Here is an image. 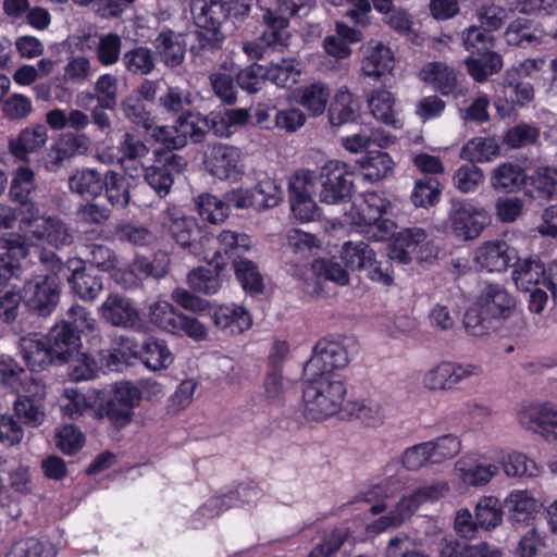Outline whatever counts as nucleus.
I'll use <instances>...</instances> for the list:
<instances>
[{"label": "nucleus", "mask_w": 557, "mask_h": 557, "mask_svg": "<svg viewBox=\"0 0 557 557\" xmlns=\"http://www.w3.org/2000/svg\"><path fill=\"white\" fill-rule=\"evenodd\" d=\"M185 165L182 157L170 153L165 157L164 164L146 169L145 181L159 196H166L173 184L172 172H181Z\"/></svg>", "instance_id": "nucleus-31"}, {"label": "nucleus", "mask_w": 557, "mask_h": 557, "mask_svg": "<svg viewBox=\"0 0 557 557\" xmlns=\"http://www.w3.org/2000/svg\"><path fill=\"white\" fill-rule=\"evenodd\" d=\"M101 318L113 326L136 329L140 323V314L129 298L110 293L99 307Z\"/></svg>", "instance_id": "nucleus-19"}, {"label": "nucleus", "mask_w": 557, "mask_h": 557, "mask_svg": "<svg viewBox=\"0 0 557 557\" xmlns=\"http://www.w3.org/2000/svg\"><path fill=\"white\" fill-rule=\"evenodd\" d=\"M496 459L499 469L508 478H533L540 474L536 463L522 453L502 450Z\"/></svg>", "instance_id": "nucleus-36"}, {"label": "nucleus", "mask_w": 557, "mask_h": 557, "mask_svg": "<svg viewBox=\"0 0 557 557\" xmlns=\"http://www.w3.org/2000/svg\"><path fill=\"white\" fill-rule=\"evenodd\" d=\"M20 231L32 238L44 240L55 248L70 246L74 236L67 225L55 215H44L35 203L21 208Z\"/></svg>", "instance_id": "nucleus-4"}, {"label": "nucleus", "mask_w": 557, "mask_h": 557, "mask_svg": "<svg viewBox=\"0 0 557 557\" xmlns=\"http://www.w3.org/2000/svg\"><path fill=\"white\" fill-rule=\"evenodd\" d=\"M420 78L431 84L442 95H453L457 87V77L449 66L442 62L425 64L419 73Z\"/></svg>", "instance_id": "nucleus-37"}, {"label": "nucleus", "mask_w": 557, "mask_h": 557, "mask_svg": "<svg viewBox=\"0 0 557 557\" xmlns=\"http://www.w3.org/2000/svg\"><path fill=\"white\" fill-rule=\"evenodd\" d=\"M392 208L391 202L377 193H366L359 195L349 205V210L345 209L344 222L362 230L370 223H374Z\"/></svg>", "instance_id": "nucleus-15"}, {"label": "nucleus", "mask_w": 557, "mask_h": 557, "mask_svg": "<svg viewBox=\"0 0 557 557\" xmlns=\"http://www.w3.org/2000/svg\"><path fill=\"white\" fill-rule=\"evenodd\" d=\"M103 180L99 172L92 169L76 170L67 180L69 189L82 198L95 199L103 189Z\"/></svg>", "instance_id": "nucleus-38"}, {"label": "nucleus", "mask_w": 557, "mask_h": 557, "mask_svg": "<svg viewBox=\"0 0 557 557\" xmlns=\"http://www.w3.org/2000/svg\"><path fill=\"white\" fill-rule=\"evenodd\" d=\"M141 359L148 369L160 371L173 363L174 356L163 341L150 338L143 346Z\"/></svg>", "instance_id": "nucleus-49"}, {"label": "nucleus", "mask_w": 557, "mask_h": 557, "mask_svg": "<svg viewBox=\"0 0 557 557\" xmlns=\"http://www.w3.org/2000/svg\"><path fill=\"white\" fill-rule=\"evenodd\" d=\"M481 374L482 368L479 364L443 361L423 373L422 385L431 392H446L454 389L461 382Z\"/></svg>", "instance_id": "nucleus-10"}, {"label": "nucleus", "mask_w": 557, "mask_h": 557, "mask_svg": "<svg viewBox=\"0 0 557 557\" xmlns=\"http://www.w3.org/2000/svg\"><path fill=\"white\" fill-rule=\"evenodd\" d=\"M349 413L369 428H379L386 420V409L376 399H358L348 404Z\"/></svg>", "instance_id": "nucleus-43"}, {"label": "nucleus", "mask_w": 557, "mask_h": 557, "mask_svg": "<svg viewBox=\"0 0 557 557\" xmlns=\"http://www.w3.org/2000/svg\"><path fill=\"white\" fill-rule=\"evenodd\" d=\"M361 72L364 76L380 81L392 73L395 64L391 48L377 40H370L361 47Z\"/></svg>", "instance_id": "nucleus-20"}, {"label": "nucleus", "mask_w": 557, "mask_h": 557, "mask_svg": "<svg viewBox=\"0 0 557 557\" xmlns=\"http://www.w3.org/2000/svg\"><path fill=\"white\" fill-rule=\"evenodd\" d=\"M528 176L523 169L510 162L496 166L491 173V186L496 190L515 191L527 185Z\"/></svg>", "instance_id": "nucleus-42"}, {"label": "nucleus", "mask_w": 557, "mask_h": 557, "mask_svg": "<svg viewBox=\"0 0 557 557\" xmlns=\"http://www.w3.org/2000/svg\"><path fill=\"white\" fill-rule=\"evenodd\" d=\"M359 165L366 181L379 182L392 174L395 163L388 153L371 151L359 160Z\"/></svg>", "instance_id": "nucleus-44"}, {"label": "nucleus", "mask_w": 557, "mask_h": 557, "mask_svg": "<svg viewBox=\"0 0 557 557\" xmlns=\"http://www.w3.org/2000/svg\"><path fill=\"white\" fill-rule=\"evenodd\" d=\"M5 557H55V552L35 537H26L14 542Z\"/></svg>", "instance_id": "nucleus-64"}, {"label": "nucleus", "mask_w": 557, "mask_h": 557, "mask_svg": "<svg viewBox=\"0 0 557 557\" xmlns=\"http://www.w3.org/2000/svg\"><path fill=\"white\" fill-rule=\"evenodd\" d=\"M90 140L85 134H63L47 150L44 166L48 172L59 171L66 161L87 152Z\"/></svg>", "instance_id": "nucleus-18"}, {"label": "nucleus", "mask_w": 557, "mask_h": 557, "mask_svg": "<svg viewBox=\"0 0 557 557\" xmlns=\"http://www.w3.org/2000/svg\"><path fill=\"white\" fill-rule=\"evenodd\" d=\"M498 154V145L493 138L475 137L461 149V158L472 163L491 161Z\"/></svg>", "instance_id": "nucleus-59"}, {"label": "nucleus", "mask_w": 557, "mask_h": 557, "mask_svg": "<svg viewBox=\"0 0 557 557\" xmlns=\"http://www.w3.org/2000/svg\"><path fill=\"white\" fill-rule=\"evenodd\" d=\"M252 191L256 195L259 211L276 207L283 199L281 185L269 176L258 180Z\"/></svg>", "instance_id": "nucleus-60"}, {"label": "nucleus", "mask_w": 557, "mask_h": 557, "mask_svg": "<svg viewBox=\"0 0 557 557\" xmlns=\"http://www.w3.org/2000/svg\"><path fill=\"white\" fill-rule=\"evenodd\" d=\"M389 143L391 137L379 128L362 129L359 133L341 138L342 147L350 153H360L372 145L386 147Z\"/></svg>", "instance_id": "nucleus-46"}, {"label": "nucleus", "mask_w": 557, "mask_h": 557, "mask_svg": "<svg viewBox=\"0 0 557 557\" xmlns=\"http://www.w3.org/2000/svg\"><path fill=\"white\" fill-rule=\"evenodd\" d=\"M516 259V250L504 240L486 242L475 253L478 264L488 272L505 271Z\"/></svg>", "instance_id": "nucleus-26"}, {"label": "nucleus", "mask_w": 557, "mask_h": 557, "mask_svg": "<svg viewBox=\"0 0 557 557\" xmlns=\"http://www.w3.org/2000/svg\"><path fill=\"white\" fill-rule=\"evenodd\" d=\"M544 263L539 259L518 260L513 272L512 280L517 288L529 292L537 285H543Z\"/></svg>", "instance_id": "nucleus-41"}, {"label": "nucleus", "mask_w": 557, "mask_h": 557, "mask_svg": "<svg viewBox=\"0 0 557 557\" xmlns=\"http://www.w3.org/2000/svg\"><path fill=\"white\" fill-rule=\"evenodd\" d=\"M212 321L219 330L230 335L240 334L252 324L249 312L236 304L218 306L212 312Z\"/></svg>", "instance_id": "nucleus-30"}, {"label": "nucleus", "mask_w": 557, "mask_h": 557, "mask_svg": "<svg viewBox=\"0 0 557 557\" xmlns=\"http://www.w3.org/2000/svg\"><path fill=\"white\" fill-rule=\"evenodd\" d=\"M267 78L281 88H290L299 81L301 69L295 59H281L265 67Z\"/></svg>", "instance_id": "nucleus-47"}, {"label": "nucleus", "mask_w": 557, "mask_h": 557, "mask_svg": "<svg viewBox=\"0 0 557 557\" xmlns=\"http://www.w3.org/2000/svg\"><path fill=\"white\" fill-rule=\"evenodd\" d=\"M286 239L288 248L299 260H307L321 249L319 238L298 228L288 231Z\"/></svg>", "instance_id": "nucleus-54"}, {"label": "nucleus", "mask_w": 557, "mask_h": 557, "mask_svg": "<svg viewBox=\"0 0 557 557\" xmlns=\"http://www.w3.org/2000/svg\"><path fill=\"white\" fill-rule=\"evenodd\" d=\"M504 506L511 523H524L533 518L539 502L529 490H512L504 499Z\"/></svg>", "instance_id": "nucleus-32"}, {"label": "nucleus", "mask_w": 557, "mask_h": 557, "mask_svg": "<svg viewBox=\"0 0 557 557\" xmlns=\"http://www.w3.org/2000/svg\"><path fill=\"white\" fill-rule=\"evenodd\" d=\"M195 18L203 29L199 32L201 47L209 49L219 47L224 40V35L220 32V28L228 20L224 0H209Z\"/></svg>", "instance_id": "nucleus-17"}, {"label": "nucleus", "mask_w": 557, "mask_h": 557, "mask_svg": "<svg viewBox=\"0 0 557 557\" xmlns=\"http://www.w3.org/2000/svg\"><path fill=\"white\" fill-rule=\"evenodd\" d=\"M59 272L69 271L67 281L75 295L85 301L95 300L103 289L102 280L86 271L82 259H70L65 267L58 264Z\"/></svg>", "instance_id": "nucleus-23"}, {"label": "nucleus", "mask_w": 557, "mask_h": 557, "mask_svg": "<svg viewBox=\"0 0 557 557\" xmlns=\"http://www.w3.org/2000/svg\"><path fill=\"white\" fill-rule=\"evenodd\" d=\"M103 392L91 389L82 393L76 388L66 387L59 398L62 413L70 419H78L89 414L95 419H103Z\"/></svg>", "instance_id": "nucleus-14"}, {"label": "nucleus", "mask_w": 557, "mask_h": 557, "mask_svg": "<svg viewBox=\"0 0 557 557\" xmlns=\"http://www.w3.org/2000/svg\"><path fill=\"white\" fill-rule=\"evenodd\" d=\"M13 403V416L24 425L39 426L45 420L44 399L46 385L38 377H29L23 383Z\"/></svg>", "instance_id": "nucleus-9"}, {"label": "nucleus", "mask_w": 557, "mask_h": 557, "mask_svg": "<svg viewBox=\"0 0 557 557\" xmlns=\"http://www.w3.org/2000/svg\"><path fill=\"white\" fill-rule=\"evenodd\" d=\"M302 412L308 420L322 421L338 413L347 394L343 374L305 373Z\"/></svg>", "instance_id": "nucleus-2"}, {"label": "nucleus", "mask_w": 557, "mask_h": 557, "mask_svg": "<svg viewBox=\"0 0 557 557\" xmlns=\"http://www.w3.org/2000/svg\"><path fill=\"white\" fill-rule=\"evenodd\" d=\"M516 299L499 284L485 285L472 306L466 311L463 324L472 336H484L497 330L511 317Z\"/></svg>", "instance_id": "nucleus-1"}, {"label": "nucleus", "mask_w": 557, "mask_h": 557, "mask_svg": "<svg viewBox=\"0 0 557 557\" xmlns=\"http://www.w3.org/2000/svg\"><path fill=\"white\" fill-rule=\"evenodd\" d=\"M139 401L140 393L137 387L131 383H119L110 397H103V418L117 429L125 428L132 422L134 409Z\"/></svg>", "instance_id": "nucleus-12"}, {"label": "nucleus", "mask_w": 557, "mask_h": 557, "mask_svg": "<svg viewBox=\"0 0 557 557\" xmlns=\"http://www.w3.org/2000/svg\"><path fill=\"white\" fill-rule=\"evenodd\" d=\"M320 200L329 205L341 203L349 198L352 191L351 171L348 164L332 160L321 170Z\"/></svg>", "instance_id": "nucleus-11"}, {"label": "nucleus", "mask_w": 557, "mask_h": 557, "mask_svg": "<svg viewBox=\"0 0 557 557\" xmlns=\"http://www.w3.org/2000/svg\"><path fill=\"white\" fill-rule=\"evenodd\" d=\"M94 91L88 95L90 100L96 99L100 108L113 110L117 102V77L112 74L100 75L95 82Z\"/></svg>", "instance_id": "nucleus-56"}, {"label": "nucleus", "mask_w": 557, "mask_h": 557, "mask_svg": "<svg viewBox=\"0 0 557 557\" xmlns=\"http://www.w3.org/2000/svg\"><path fill=\"white\" fill-rule=\"evenodd\" d=\"M215 242L218 247L212 256L210 257L209 252L206 255V258H210L211 261L226 258L234 264L236 260L244 259V256L252 248L251 238L247 234L232 230L221 231Z\"/></svg>", "instance_id": "nucleus-25"}, {"label": "nucleus", "mask_w": 557, "mask_h": 557, "mask_svg": "<svg viewBox=\"0 0 557 557\" xmlns=\"http://www.w3.org/2000/svg\"><path fill=\"white\" fill-rule=\"evenodd\" d=\"M233 269L246 292L257 294L263 290V277L255 262L247 258L239 259L234 262Z\"/></svg>", "instance_id": "nucleus-58"}, {"label": "nucleus", "mask_w": 557, "mask_h": 557, "mask_svg": "<svg viewBox=\"0 0 557 557\" xmlns=\"http://www.w3.org/2000/svg\"><path fill=\"white\" fill-rule=\"evenodd\" d=\"M245 161V154L239 148L225 144L208 146L203 153L205 170L222 182H240L247 171Z\"/></svg>", "instance_id": "nucleus-6"}, {"label": "nucleus", "mask_w": 557, "mask_h": 557, "mask_svg": "<svg viewBox=\"0 0 557 557\" xmlns=\"http://www.w3.org/2000/svg\"><path fill=\"white\" fill-rule=\"evenodd\" d=\"M60 295V280L57 273L37 276L24 286L26 305L39 314H48L55 307Z\"/></svg>", "instance_id": "nucleus-16"}, {"label": "nucleus", "mask_w": 557, "mask_h": 557, "mask_svg": "<svg viewBox=\"0 0 557 557\" xmlns=\"http://www.w3.org/2000/svg\"><path fill=\"white\" fill-rule=\"evenodd\" d=\"M499 473L496 463H484L480 459L465 456L454 465V476L465 486L480 487L487 485Z\"/></svg>", "instance_id": "nucleus-22"}, {"label": "nucleus", "mask_w": 557, "mask_h": 557, "mask_svg": "<svg viewBox=\"0 0 557 557\" xmlns=\"http://www.w3.org/2000/svg\"><path fill=\"white\" fill-rule=\"evenodd\" d=\"M448 492L449 483L446 480L421 485L404 495L387 515L370 523L367 530L369 533L379 534L389 529H396L412 517L422 504L437 502Z\"/></svg>", "instance_id": "nucleus-3"}, {"label": "nucleus", "mask_w": 557, "mask_h": 557, "mask_svg": "<svg viewBox=\"0 0 557 557\" xmlns=\"http://www.w3.org/2000/svg\"><path fill=\"white\" fill-rule=\"evenodd\" d=\"M48 138V131L44 125H32L23 128L9 140V150L16 159L28 161L32 153H36L45 147Z\"/></svg>", "instance_id": "nucleus-27"}, {"label": "nucleus", "mask_w": 557, "mask_h": 557, "mask_svg": "<svg viewBox=\"0 0 557 557\" xmlns=\"http://www.w3.org/2000/svg\"><path fill=\"white\" fill-rule=\"evenodd\" d=\"M54 362H67L79 347L81 338L69 322L57 324L46 338Z\"/></svg>", "instance_id": "nucleus-29"}, {"label": "nucleus", "mask_w": 557, "mask_h": 557, "mask_svg": "<svg viewBox=\"0 0 557 557\" xmlns=\"http://www.w3.org/2000/svg\"><path fill=\"white\" fill-rule=\"evenodd\" d=\"M214 262V268L200 267L188 273L187 283L194 290L207 295H213L220 290L222 286L220 271L223 268V262Z\"/></svg>", "instance_id": "nucleus-45"}, {"label": "nucleus", "mask_w": 557, "mask_h": 557, "mask_svg": "<svg viewBox=\"0 0 557 557\" xmlns=\"http://www.w3.org/2000/svg\"><path fill=\"white\" fill-rule=\"evenodd\" d=\"M518 421L548 442L557 440V410L548 405H530L521 408L518 411Z\"/></svg>", "instance_id": "nucleus-21"}, {"label": "nucleus", "mask_w": 557, "mask_h": 557, "mask_svg": "<svg viewBox=\"0 0 557 557\" xmlns=\"http://www.w3.org/2000/svg\"><path fill=\"white\" fill-rule=\"evenodd\" d=\"M436 248L421 227H409L400 231L389 248V259L401 264L412 261H428L435 257Z\"/></svg>", "instance_id": "nucleus-8"}, {"label": "nucleus", "mask_w": 557, "mask_h": 557, "mask_svg": "<svg viewBox=\"0 0 557 557\" xmlns=\"http://www.w3.org/2000/svg\"><path fill=\"white\" fill-rule=\"evenodd\" d=\"M177 146L184 147L188 139L200 141L209 128V120L200 114L186 112L182 114L175 124Z\"/></svg>", "instance_id": "nucleus-40"}, {"label": "nucleus", "mask_w": 557, "mask_h": 557, "mask_svg": "<svg viewBox=\"0 0 557 557\" xmlns=\"http://www.w3.org/2000/svg\"><path fill=\"white\" fill-rule=\"evenodd\" d=\"M525 194L534 199L550 200L557 197V169L542 166L528 176Z\"/></svg>", "instance_id": "nucleus-34"}, {"label": "nucleus", "mask_w": 557, "mask_h": 557, "mask_svg": "<svg viewBox=\"0 0 557 557\" xmlns=\"http://www.w3.org/2000/svg\"><path fill=\"white\" fill-rule=\"evenodd\" d=\"M180 313L181 311L164 299H156L147 307L148 321L159 330L170 334L174 330Z\"/></svg>", "instance_id": "nucleus-50"}, {"label": "nucleus", "mask_w": 557, "mask_h": 557, "mask_svg": "<svg viewBox=\"0 0 557 557\" xmlns=\"http://www.w3.org/2000/svg\"><path fill=\"white\" fill-rule=\"evenodd\" d=\"M163 62L168 66H176L185 57V45L181 35L171 30L162 32L154 41Z\"/></svg>", "instance_id": "nucleus-48"}, {"label": "nucleus", "mask_w": 557, "mask_h": 557, "mask_svg": "<svg viewBox=\"0 0 557 557\" xmlns=\"http://www.w3.org/2000/svg\"><path fill=\"white\" fill-rule=\"evenodd\" d=\"M138 351L136 346L128 338H120L116 347L103 350L101 352V361L112 371H120L123 366L129 364L133 359L137 358Z\"/></svg>", "instance_id": "nucleus-55"}, {"label": "nucleus", "mask_w": 557, "mask_h": 557, "mask_svg": "<svg viewBox=\"0 0 557 557\" xmlns=\"http://www.w3.org/2000/svg\"><path fill=\"white\" fill-rule=\"evenodd\" d=\"M200 216L212 224L224 222L228 214V205L212 194H201L196 199Z\"/></svg>", "instance_id": "nucleus-57"}, {"label": "nucleus", "mask_w": 557, "mask_h": 557, "mask_svg": "<svg viewBox=\"0 0 557 557\" xmlns=\"http://www.w3.org/2000/svg\"><path fill=\"white\" fill-rule=\"evenodd\" d=\"M367 101L370 113L376 121L394 128L403 126L399 108L391 91L383 88L373 89Z\"/></svg>", "instance_id": "nucleus-28"}, {"label": "nucleus", "mask_w": 557, "mask_h": 557, "mask_svg": "<svg viewBox=\"0 0 557 557\" xmlns=\"http://www.w3.org/2000/svg\"><path fill=\"white\" fill-rule=\"evenodd\" d=\"M349 363V354L344 343L339 341H319L310 360L305 366V373L320 375L342 374L341 370Z\"/></svg>", "instance_id": "nucleus-13"}, {"label": "nucleus", "mask_w": 557, "mask_h": 557, "mask_svg": "<svg viewBox=\"0 0 557 557\" xmlns=\"http://www.w3.org/2000/svg\"><path fill=\"white\" fill-rule=\"evenodd\" d=\"M505 38L509 45L522 48L535 47L542 42V35L536 33L527 18L512 21L505 33Z\"/></svg>", "instance_id": "nucleus-51"}, {"label": "nucleus", "mask_w": 557, "mask_h": 557, "mask_svg": "<svg viewBox=\"0 0 557 557\" xmlns=\"http://www.w3.org/2000/svg\"><path fill=\"white\" fill-rule=\"evenodd\" d=\"M103 187L108 201L117 209H123L129 201L128 183L115 172L104 175Z\"/></svg>", "instance_id": "nucleus-62"}, {"label": "nucleus", "mask_w": 557, "mask_h": 557, "mask_svg": "<svg viewBox=\"0 0 557 557\" xmlns=\"http://www.w3.org/2000/svg\"><path fill=\"white\" fill-rule=\"evenodd\" d=\"M115 235L123 243L141 247L152 246L157 240V236L148 227L136 223L120 224Z\"/></svg>", "instance_id": "nucleus-61"}, {"label": "nucleus", "mask_w": 557, "mask_h": 557, "mask_svg": "<svg viewBox=\"0 0 557 557\" xmlns=\"http://www.w3.org/2000/svg\"><path fill=\"white\" fill-rule=\"evenodd\" d=\"M466 65L469 74L479 82L498 72L503 66V59L498 53H487L478 58H468Z\"/></svg>", "instance_id": "nucleus-63"}, {"label": "nucleus", "mask_w": 557, "mask_h": 557, "mask_svg": "<svg viewBox=\"0 0 557 557\" xmlns=\"http://www.w3.org/2000/svg\"><path fill=\"white\" fill-rule=\"evenodd\" d=\"M358 104L352 94L345 86L341 87L331 101L327 117L333 127L355 122L358 115Z\"/></svg>", "instance_id": "nucleus-35"}, {"label": "nucleus", "mask_w": 557, "mask_h": 557, "mask_svg": "<svg viewBox=\"0 0 557 557\" xmlns=\"http://www.w3.org/2000/svg\"><path fill=\"white\" fill-rule=\"evenodd\" d=\"M330 96L329 86L324 83L315 82L299 88L297 102L312 116H320L326 109Z\"/></svg>", "instance_id": "nucleus-39"}, {"label": "nucleus", "mask_w": 557, "mask_h": 557, "mask_svg": "<svg viewBox=\"0 0 557 557\" xmlns=\"http://www.w3.org/2000/svg\"><path fill=\"white\" fill-rule=\"evenodd\" d=\"M475 519L479 528L486 531L494 530L503 521L500 502L495 496H483L475 506Z\"/></svg>", "instance_id": "nucleus-52"}, {"label": "nucleus", "mask_w": 557, "mask_h": 557, "mask_svg": "<svg viewBox=\"0 0 557 557\" xmlns=\"http://www.w3.org/2000/svg\"><path fill=\"white\" fill-rule=\"evenodd\" d=\"M163 225L180 246L190 248L193 253L200 252L197 243L200 228L195 218L171 210L168 212Z\"/></svg>", "instance_id": "nucleus-24"}, {"label": "nucleus", "mask_w": 557, "mask_h": 557, "mask_svg": "<svg viewBox=\"0 0 557 557\" xmlns=\"http://www.w3.org/2000/svg\"><path fill=\"white\" fill-rule=\"evenodd\" d=\"M488 222L484 208L476 206L470 199L454 198L450 201L446 232L463 242L478 238Z\"/></svg>", "instance_id": "nucleus-5"}, {"label": "nucleus", "mask_w": 557, "mask_h": 557, "mask_svg": "<svg viewBox=\"0 0 557 557\" xmlns=\"http://www.w3.org/2000/svg\"><path fill=\"white\" fill-rule=\"evenodd\" d=\"M21 354L30 371H41L54 362L46 338L38 334L23 337L20 342Z\"/></svg>", "instance_id": "nucleus-33"}, {"label": "nucleus", "mask_w": 557, "mask_h": 557, "mask_svg": "<svg viewBox=\"0 0 557 557\" xmlns=\"http://www.w3.org/2000/svg\"><path fill=\"white\" fill-rule=\"evenodd\" d=\"M268 29L262 40L268 46H287L289 18L302 7L296 0H257Z\"/></svg>", "instance_id": "nucleus-7"}, {"label": "nucleus", "mask_w": 557, "mask_h": 557, "mask_svg": "<svg viewBox=\"0 0 557 557\" xmlns=\"http://www.w3.org/2000/svg\"><path fill=\"white\" fill-rule=\"evenodd\" d=\"M432 457V465H441L456 457L462 449V443L456 434H444L432 441H428Z\"/></svg>", "instance_id": "nucleus-53"}]
</instances>
